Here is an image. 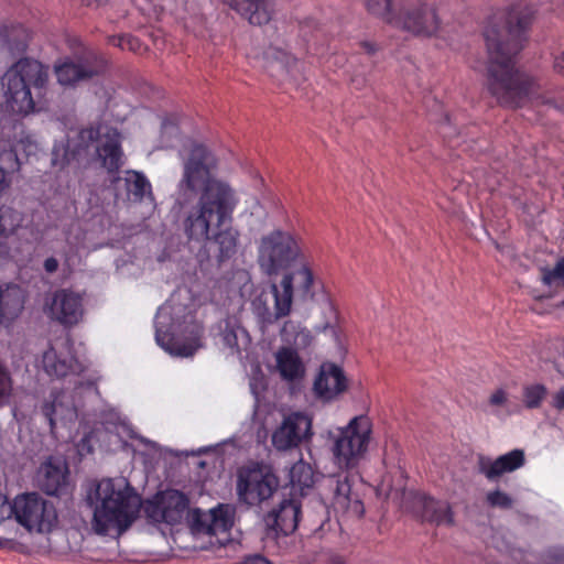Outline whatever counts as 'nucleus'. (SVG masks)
I'll return each instance as SVG.
<instances>
[{
  "mask_svg": "<svg viewBox=\"0 0 564 564\" xmlns=\"http://www.w3.org/2000/svg\"><path fill=\"white\" fill-rule=\"evenodd\" d=\"M180 155L182 176L175 206L184 214V232L191 240L206 241L221 264L235 258L240 248V231L234 226L239 198L227 181L216 177L218 161L207 147L189 142Z\"/></svg>",
  "mask_w": 564,
  "mask_h": 564,
  "instance_id": "f257e3e1",
  "label": "nucleus"
},
{
  "mask_svg": "<svg viewBox=\"0 0 564 564\" xmlns=\"http://www.w3.org/2000/svg\"><path fill=\"white\" fill-rule=\"evenodd\" d=\"M535 10L523 2L490 17L484 30L488 51L487 86L497 101L506 107L527 102L562 110L554 98L542 94L534 77L514 68V56L523 47L524 33L534 19Z\"/></svg>",
  "mask_w": 564,
  "mask_h": 564,
  "instance_id": "f03ea898",
  "label": "nucleus"
},
{
  "mask_svg": "<svg viewBox=\"0 0 564 564\" xmlns=\"http://www.w3.org/2000/svg\"><path fill=\"white\" fill-rule=\"evenodd\" d=\"M371 432V420L367 415H357L337 430L333 436L332 454L334 464L341 471L323 477L317 487L325 506L358 519L364 516L365 507L352 488L350 471L365 458Z\"/></svg>",
  "mask_w": 564,
  "mask_h": 564,
  "instance_id": "7ed1b4c3",
  "label": "nucleus"
},
{
  "mask_svg": "<svg viewBox=\"0 0 564 564\" xmlns=\"http://www.w3.org/2000/svg\"><path fill=\"white\" fill-rule=\"evenodd\" d=\"M91 528L98 535L120 536L138 518L141 498L122 478H104L87 497Z\"/></svg>",
  "mask_w": 564,
  "mask_h": 564,
  "instance_id": "20e7f679",
  "label": "nucleus"
},
{
  "mask_svg": "<svg viewBox=\"0 0 564 564\" xmlns=\"http://www.w3.org/2000/svg\"><path fill=\"white\" fill-rule=\"evenodd\" d=\"M48 78V66L33 58H20L1 78L7 108L17 115L31 113L35 109L32 89L37 97L42 96Z\"/></svg>",
  "mask_w": 564,
  "mask_h": 564,
  "instance_id": "39448f33",
  "label": "nucleus"
},
{
  "mask_svg": "<svg viewBox=\"0 0 564 564\" xmlns=\"http://www.w3.org/2000/svg\"><path fill=\"white\" fill-rule=\"evenodd\" d=\"M93 144H96V152L102 162V166L108 172H117L123 163L120 133L116 128L101 122L78 132V143L75 150L70 151L69 142L66 147L55 145L52 163L53 165L63 166Z\"/></svg>",
  "mask_w": 564,
  "mask_h": 564,
  "instance_id": "423d86ee",
  "label": "nucleus"
},
{
  "mask_svg": "<svg viewBox=\"0 0 564 564\" xmlns=\"http://www.w3.org/2000/svg\"><path fill=\"white\" fill-rule=\"evenodd\" d=\"M171 302L163 304L155 315L156 344L171 356L191 357L199 347L202 327L194 321L191 314L184 316V321L174 318L178 313Z\"/></svg>",
  "mask_w": 564,
  "mask_h": 564,
  "instance_id": "0eeeda50",
  "label": "nucleus"
},
{
  "mask_svg": "<svg viewBox=\"0 0 564 564\" xmlns=\"http://www.w3.org/2000/svg\"><path fill=\"white\" fill-rule=\"evenodd\" d=\"M257 252V261L262 272L276 275L300 258L301 247L292 232L274 229L260 238Z\"/></svg>",
  "mask_w": 564,
  "mask_h": 564,
  "instance_id": "6e6552de",
  "label": "nucleus"
},
{
  "mask_svg": "<svg viewBox=\"0 0 564 564\" xmlns=\"http://www.w3.org/2000/svg\"><path fill=\"white\" fill-rule=\"evenodd\" d=\"M280 335L289 346L275 352L276 369L286 381L301 380L305 375V365L294 347L306 349L313 343V335L308 328L294 321H286Z\"/></svg>",
  "mask_w": 564,
  "mask_h": 564,
  "instance_id": "1a4fd4ad",
  "label": "nucleus"
},
{
  "mask_svg": "<svg viewBox=\"0 0 564 564\" xmlns=\"http://www.w3.org/2000/svg\"><path fill=\"white\" fill-rule=\"evenodd\" d=\"M12 517L30 533H51L58 525L56 508L36 492L18 495Z\"/></svg>",
  "mask_w": 564,
  "mask_h": 564,
  "instance_id": "9d476101",
  "label": "nucleus"
},
{
  "mask_svg": "<svg viewBox=\"0 0 564 564\" xmlns=\"http://www.w3.org/2000/svg\"><path fill=\"white\" fill-rule=\"evenodd\" d=\"M397 17L392 26L416 36H433L440 30V19L433 4L426 0H395Z\"/></svg>",
  "mask_w": 564,
  "mask_h": 564,
  "instance_id": "9b49d317",
  "label": "nucleus"
},
{
  "mask_svg": "<svg viewBox=\"0 0 564 564\" xmlns=\"http://www.w3.org/2000/svg\"><path fill=\"white\" fill-rule=\"evenodd\" d=\"M278 487L275 475L258 464L238 470L237 495L247 505H258L271 498Z\"/></svg>",
  "mask_w": 564,
  "mask_h": 564,
  "instance_id": "f8f14e48",
  "label": "nucleus"
},
{
  "mask_svg": "<svg viewBox=\"0 0 564 564\" xmlns=\"http://www.w3.org/2000/svg\"><path fill=\"white\" fill-rule=\"evenodd\" d=\"M105 66L104 59L89 52L76 58L59 59L54 65V73L59 85L75 87L102 73Z\"/></svg>",
  "mask_w": 564,
  "mask_h": 564,
  "instance_id": "ddd939ff",
  "label": "nucleus"
},
{
  "mask_svg": "<svg viewBox=\"0 0 564 564\" xmlns=\"http://www.w3.org/2000/svg\"><path fill=\"white\" fill-rule=\"evenodd\" d=\"M189 506L186 495L175 489L158 492L144 505L147 517L156 523L177 524L183 520Z\"/></svg>",
  "mask_w": 564,
  "mask_h": 564,
  "instance_id": "4468645a",
  "label": "nucleus"
},
{
  "mask_svg": "<svg viewBox=\"0 0 564 564\" xmlns=\"http://www.w3.org/2000/svg\"><path fill=\"white\" fill-rule=\"evenodd\" d=\"M45 313L47 316L65 327L77 325L84 316L83 294L61 289L53 293L45 303Z\"/></svg>",
  "mask_w": 564,
  "mask_h": 564,
  "instance_id": "2eb2a0df",
  "label": "nucleus"
},
{
  "mask_svg": "<svg viewBox=\"0 0 564 564\" xmlns=\"http://www.w3.org/2000/svg\"><path fill=\"white\" fill-rule=\"evenodd\" d=\"M271 291L274 297V312H271L265 303L254 302V313L262 328L290 314L293 302V276L291 273L282 278L280 285L272 284Z\"/></svg>",
  "mask_w": 564,
  "mask_h": 564,
  "instance_id": "dca6fc26",
  "label": "nucleus"
},
{
  "mask_svg": "<svg viewBox=\"0 0 564 564\" xmlns=\"http://www.w3.org/2000/svg\"><path fill=\"white\" fill-rule=\"evenodd\" d=\"M312 420L302 412H293L284 417L281 425L272 434V444L279 451L299 446L303 440L312 435Z\"/></svg>",
  "mask_w": 564,
  "mask_h": 564,
  "instance_id": "f3484780",
  "label": "nucleus"
},
{
  "mask_svg": "<svg viewBox=\"0 0 564 564\" xmlns=\"http://www.w3.org/2000/svg\"><path fill=\"white\" fill-rule=\"evenodd\" d=\"M67 464L59 457L48 456L35 474L36 486L48 496L67 494L69 487Z\"/></svg>",
  "mask_w": 564,
  "mask_h": 564,
  "instance_id": "a211bd4d",
  "label": "nucleus"
},
{
  "mask_svg": "<svg viewBox=\"0 0 564 564\" xmlns=\"http://www.w3.org/2000/svg\"><path fill=\"white\" fill-rule=\"evenodd\" d=\"M525 464V454L523 449L514 448L497 458L486 455H478L477 470L489 481L500 479L505 474L513 473Z\"/></svg>",
  "mask_w": 564,
  "mask_h": 564,
  "instance_id": "6ab92c4d",
  "label": "nucleus"
},
{
  "mask_svg": "<svg viewBox=\"0 0 564 564\" xmlns=\"http://www.w3.org/2000/svg\"><path fill=\"white\" fill-rule=\"evenodd\" d=\"M346 389L347 378L343 369L332 362L323 364L314 381L316 394L325 401H330L345 392Z\"/></svg>",
  "mask_w": 564,
  "mask_h": 564,
  "instance_id": "aec40b11",
  "label": "nucleus"
},
{
  "mask_svg": "<svg viewBox=\"0 0 564 564\" xmlns=\"http://www.w3.org/2000/svg\"><path fill=\"white\" fill-rule=\"evenodd\" d=\"M40 366L51 378H65L84 371V366L74 356L53 347L43 352Z\"/></svg>",
  "mask_w": 564,
  "mask_h": 564,
  "instance_id": "412c9836",
  "label": "nucleus"
},
{
  "mask_svg": "<svg viewBox=\"0 0 564 564\" xmlns=\"http://www.w3.org/2000/svg\"><path fill=\"white\" fill-rule=\"evenodd\" d=\"M41 411L52 432L58 421H73L77 416L75 404L64 391H52L44 400Z\"/></svg>",
  "mask_w": 564,
  "mask_h": 564,
  "instance_id": "4be33fe9",
  "label": "nucleus"
},
{
  "mask_svg": "<svg viewBox=\"0 0 564 564\" xmlns=\"http://www.w3.org/2000/svg\"><path fill=\"white\" fill-rule=\"evenodd\" d=\"M301 514V503L296 499H284L278 509L268 514L267 523L276 534L288 535L295 531Z\"/></svg>",
  "mask_w": 564,
  "mask_h": 564,
  "instance_id": "5701e85b",
  "label": "nucleus"
},
{
  "mask_svg": "<svg viewBox=\"0 0 564 564\" xmlns=\"http://www.w3.org/2000/svg\"><path fill=\"white\" fill-rule=\"evenodd\" d=\"M25 293L17 284H0V328L8 327L24 308Z\"/></svg>",
  "mask_w": 564,
  "mask_h": 564,
  "instance_id": "b1692460",
  "label": "nucleus"
},
{
  "mask_svg": "<svg viewBox=\"0 0 564 564\" xmlns=\"http://www.w3.org/2000/svg\"><path fill=\"white\" fill-rule=\"evenodd\" d=\"M239 15L247 19L250 24H267L274 13L272 0H223Z\"/></svg>",
  "mask_w": 564,
  "mask_h": 564,
  "instance_id": "393cba45",
  "label": "nucleus"
},
{
  "mask_svg": "<svg viewBox=\"0 0 564 564\" xmlns=\"http://www.w3.org/2000/svg\"><path fill=\"white\" fill-rule=\"evenodd\" d=\"M264 67L271 76H294L299 68V61L294 56L276 47H270L264 52Z\"/></svg>",
  "mask_w": 564,
  "mask_h": 564,
  "instance_id": "a878e982",
  "label": "nucleus"
},
{
  "mask_svg": "<svg viewBox=\"0 0 564 564\" xmlns=\"http://www.w3.org/2000/svg\"><path fill=\"white\" fill-rule=\"evenodd\" d=\"M118 182H123L129 200L138 203L148 199L154 203L152 185L143 173L126 171L124 176L118 178Z\"/></svg>",
  "mask_w": 564,
  "mask_h": 564,
  "instance_id": "bb28decb",
  "label": "nucleus"
},
{
  "mask_svg": "<svg viewBox=\"0 0 564 564\" xmlns=\"http://www.w3.org/2000/svg\"><path fill=\"white\" fill-rule=\"evenodd\" d=\"M30 40V32L20 23L0 26V45L11 54L23 53Z\"/></svg>",
  "mask_w": 564,
  "mask_h": 564,
  "instance_id": "cd10ccee",
  "label": "nucleus"
},
{
  "mask_svg": "<svg viewBox=\"0 0 564 564\" xmlns=\"http://www.w3.org/2000/svg\"><path fill=\"white\" fill-rule=\"evenodd\" d=\"M420 502L423 508L422 516L426 521L437 525H452L454 523L453 511L448 502L435 500L427 496H420Z\"/></svg>",
  "mask_w": 564,
  "mask_h": 564,
  "instance_id": "c85d7f7f",
  "label": "nucleus"
},
{
  "mask_svg": "<svg viewBox=\"0 0 564 564\" xmlns=\"http://www.w3.org/2000/svg\"><path fill=\"white\" fill-rule=\"evenodd\" d=\"M236 509L230 505H219L210 510L209 523L206 527V533L217 535L227 534L234 525Z\"/></svg>",
  "mask_w": 564,
  "mask_h": 564,
  "instance_id": "c756f323",
  "label": "nucleus"
},
{
  "mask_svg": "<svg viewBox=\"0 0 564 564\" xmlns=\"http://www.w3.org/2000/svg\"><path fill=\"white\" fill-rule=\"evenodd\" d=\"M289 478L292 489L294 491L299 490L303 495V491L314 484V471L310 464L300 459L291 466Z\"/></svg>",
  "mask_w": 564,
  "mask_h": 564,
  "instance_id": "7c9ffc66",
  "label": "nucleus"
},
{
  "mask_svg": "<svg viewBox=\"0 0 564 564\" xmlns=\"http://www.w3.org/2000/svg\"><path fill=\"white\" fill-rule=\"evenodd\" d=\"M367 11L392 25V20L398 13L395 0H366Z\"/></svg>",
  "mask_w": 564,
  "mask_h": 564,
  "instance_id": "2f4dec72",
  "label": "nucleus"
},
{
  "mask_svg": "<svg viewBox=\"0 0 564 564\" xmlns=\"http://www.w3.org/2000/svg\"><path fill=\"white\" fill-rule=\"evenodd\" d=\"M23 215L9 206L0 207V236H9L22 225Z\"/></svg>",
  "mask_w": 564,
  "mask_h": 564,
  "instance_id": "473e14b6",
  "label": "nucleus"
},
{
  "mask_svg": "<svg viewBox=\"0 0 564 564\" xmlns=\"http://www.w3.org/2000/svg\"><path fill=\"white\" fill-rule=\"evenodd\" d=\"M488 403L490 406L494 408L492 413L496 416H509L513 413L510 406V399L509 394L505 389H497L495 390L489 399Z\"/></svg>",
  "mask_w": 564,
  "mask_h": 564,
  "instance_id": "72a5a7b5",
  "label": "nucleus"
},
{
  "mask_svg": "<svg viewBox=\"0 0 564 564\" xmlns=\"http://www.w3.org/2000/svg\"><path fill=\"white\" fill-rule=\"evenodd\" d=\"M547 394L544 384L533 383L523 387V403L528 409H538Z\"/></svg>",
  "mask_w": 564,
  "mask_h": 564,
  "instance_id": "f704fd0d",
  "label": "nucleus"
},
{
  "mask_svg": "<svg viewBox=\"0 0 564 564\" xmlns=\"http://www.w3.org/2000/svg\"><path fill=\"white\" fill-rule=\"evenodd\" d=\"M239 334H245V329H242L236 321L226 319L224 324L220 326V337L223 344L230 348L238 350V337Z\"/></svg>",
  "mask_w": 564,
  "mask_h": 564,
  "instance_id": "c9c22d12",
  "label": "nucleus"
},
{
  "mask_svg": "<svg viewBox=\"0 0 564 564\" xmlns=\"http://www.w3.org/2000/svg\"><path fill=\"white\" fill-rule=\"evenodd\" d=\"M523 564H564V549H551L539 556L528 554Z\"/></svg>",
  "mask_w": 564,
  "mask_h": 564,
  "instance_id": "e433bc0d",
  "label": "nucleus"
},
{
  "mask_svg": "<svg viewBox=\"0 0 564 564\" xmlns=\"http://www.w3.org/2000/svg\"><path fill=\"white\" fill-rule=\"evenodd\" d=\"M542 281L547 286H564V257L553 269H542Z\"/></svg>",
  "mask_w": 564,
  "mask_h": 564,
  "instance_id": "4c0bfd02",
  "label": "nucleus"
},
{
  "mask_svg": "<svg viewBox=\"0 0 564 564\" xmlns=\"http://www.w3.org/2000/svg\"><path fill=\"white\" fill-rule=\"evenodd\" d=\"M291 275L294 278V274H291ZM295 275L301 279V283L299 285V292H300L301 297L304 301L312 300L313 299L312 286L314 283V276H313L311 269L304 265L295 272Z\"/></svg>",
  "mask_w": 564,
  "mask_h": 564,
  "instance_id": "58836bf2",
  "label": "nucleus"
},
{
  "mask_svg": "<svg viewBox=\"0 0 564 564\" xmlns=\"http://www.w3.org/2000/svg\"><path fill=\"white\" fill-rule=\"evenodd\" d=\"M20 145H22V142L14 149L4 150L0 153V167H4V170L11 173L20 170L21 162L18 155V148Z\"/></svg>",
  "mask_w": 564,
  "mask_h": 564,
  "instance_id": "ea45409f",
  "label": "nucleus"
},
{
  "mask_svg": "<svg viewBox=\"0 0 564 564\" xmlns=\"http://www.w3.org/2000/svg\"><path fill=\"white\" fill-rule=\"evenodd\" d=\"M11 394L12 379L8 369L0 361V408L9 402Z\"/></svg>",
  "mask_w": 564,
  "mask_h": 564,
  "instance_id": "a19ab883",
  "label": "nucleus"
},
{
  "mask_svg": "<svg viewBox=\"0 0 564 564\" xmlns=\"http://www.w3.org/2000/svg\"><path fill=\"white\" fill-rule=\"evenodd\" d=\"M486 500L490 507L510 509L512 507V498L505 491L499 489L489 491L486 496Z\"/></svg>",
  "mask_w": 564,
  "mask_h": 564,
  "instance_id": "79ce46f5",
  "label": "nucleus"
},
{
  "mask_svg": "<svg viewBox=\"0 0 564 564\" xmlns=\"http://www.w3.org/2000/svg\"><path fill=\"white\" fill-rule=\"evenodd\" d=\"M112 41L115 45H118L122 50L138 51L140 47L139 40L131 35H123Z\"/></svg>",
  "mask_w": 564,
  "mask_h": 564,
  "instance_id": "37998d69",
  "label": "nucleus"
},
{
  "mask_svg": "<svg viewBox=\"0 0 564 564\" xmlns=\"http://www.w3.org/2000/svg\"><path fill=\"white\" fill-rule=\"evenodd\" d=\"M13 501L10 502L7 496L0 492V523L12 518Z\"/></svg>",
  "mask_w": 564,
  "mask_h": 564,
  "instance_id": "c03bdc74",
  "label": "nucleus"
},
{
  "mask_svg": "<svg viewBox=\"0 0 564 564\" xmlns=\"http://www.w3.org/2000/svg\"><path fill=\"white\" fill-rule=\"evenodd\" d=\"M552 406L557 411L564 410V388H561L553 394Z\"/></svg>",
  "mask_w": 564,
  "mask_h": 564,
  "instance_id": "a18cd8bd",
  "label": "nucleus"
},
{
  "mask_svg": "<svg viewBox=\"0 0 564 564\" xmlns=\"http://www.w3.org/2000/svg\"><path fill=\"white\" fill-rule=\"evenodd\" d=\"M11 172L4 170V167H0V193H3L10 187L11 178H10Z\"/></svg>",
  "mask_w": 564,
  "mask_h": 564,
  "instance_id": "49530a36",
  "label": "nucleus"
},
{
  "mask_svg": "<svg viewBox=\"0 0 564 564\" xmlns=\"http://www.w3.org/2000/svg\"><path fill=\"white\" fill-rule=\"evenodd\" d=\"M77 449H78V453L80 455L90 454L93 452V446L90 444V436L89 435L84 436L79 441V443L77 445Z\"/></svg>",
  "mask_w": 564,
  "mask_h": 564,
  "instance_id": "de8ad7c7",
  "label": "nucleus"
},
{
  "mask_svg": "<svg viewBox=\"0 0 564 564\" xmlns=\"http://www.w3.org/2000/svg\"><path fill=\"white\" fill-rule=\"evenodd\" d=\"M553 68L555 73L564 76V51L554 57Z\"/></svg>",
  "mask_w": 564,
  "mask_h": 564,
  "instance_id": "09e8293b",
  "label": "nucleus"
},
{
  "mask_svg": "<svg viewBox=\"0 0 564 564\" xmlns=\"http://www.w3.org/2000/svg\"><path fill=\"white\" fill-rule=\"evenodd\" d=\"M44 269L47 273H54L58 269V261L50 257L44 261Z\"/></svg>",
  "mask_w": 564,
  "mask_h": 564,
  "instance_id": "8fccbe9b",
  "label": "nucleus"
},
{
  "mask_svg": "<svg viewBox=\"0 0 564 564\" xmlns=\"http://www.w3.org/2000/svg\"><path fill=\"white\" fill-rule=\"evenodd\" d=\"M240 564H271V563H270V561H268L265 557H263L261 555H253V556L247 557Z\"/></svg>",
  "mask_w": 564,
  "mask_h": 564,
  "instance_id": "3c124183",
  "label": "nucleus"
},
{
  "mask_svg": "<svg viewBox=\"0 0 564 564\" xmlns=\"http://www.w3.org/2000/svg\"><path fill=\"white\" fill-rule=\"evenodd\" d=\"M163 135H178L177 127L170 123H163Z\"/></svg>",
  "mask_w": 564,
  "mask_h": 564,
  "instance_id": "603ef678",
  "label": "nucleus"
},
{
  "mask_svg": "<svg viewBox=\"0 0 564 564\" xmlns=\"http://www.w3.org/2000/svg\"><path fill=\"white\" fill-rule=\"evenodd\" d=\"M361 47L368 53V54H373L377 48H376V45L371 42H362L361 43Z\"/></svg>",
  "mask_w": 564,
  "mask_h": 564,
  "instance_id": "864d4df0",
  "label": "nucleus"
},
{
  "mask_svg": "<svg viewBox=\"0 0 564 564\" xmlns=\"http://www.w3.org/2000/svg\"><path fill=\"white\" fill-rule=\"evenodd\" d=\"M83 3L87 7H99L106 0H82Z\"/></svg>",
  "mask_w": 564,
  "mask_h": 564,
  "instance_id": "5fc2aeb1",
  "label": "nucleus"
},
{
  "mask_svg": "<svg viewBox=\"0 0 564 564\" xmlns=\"http://www.w3.org/2000/svg\"><path fill=\"white\" fill-rule=\"evenodd\" d=\"M219 544L220 545H225V541L224 540H218Z\"/></svg>",
  "mask_w": 564,
  "mask_h": 564,
  "instance_id": "6e6d98bb",
  "label": "nucleus"
}]
</instances>
